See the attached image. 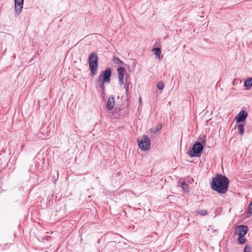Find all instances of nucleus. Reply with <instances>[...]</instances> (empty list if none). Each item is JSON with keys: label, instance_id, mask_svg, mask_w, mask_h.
I'll use <instances>...</instances> for the list:
<instances>
[{"label": "nucleus", "instance_id": "b1692460", "mask_svg": "<svg viewBox=\"0 0 252 252\" xmlns=\"http://www.w3.org/2000/svg\"><path fill=\"white\" fill-rule=\"evenodd\" d=\"M126 84H129V85L130 84V82L128 81V78L126 76Z\"/></svg>", "mask_w": 252, "mask_h": 252}, {"label": "nucleus", "instance_id": "1a4fd4ad", "mask_svg": "<svg viewBox=\"0 0 252 252\" xmlns=\"http://www.w3.org/2000/svg\"><path fill=\"white\" fill-rule=\"evenodd\" d=\"M115 97L113 95H110L108 98L107 104L106 108L107 110L111 111L113 109L115 105Z\"/></svg>", "mask_w": 252, "mask_h": 252}, {"label": "nucleus", "instance_id": "6e6552de", "mask_svg": "<svg viewBox=\"0 0 252 252\" xmlns=\"http://www.w3.org/2000/svg\"><path fill=\"white\" fill-rule=\"evenodd\" d=\"M118 73L119 82L120 85H124V75L125 68L124 67L120 66L117 69Z\"/></svg>", "mask_w": 252, "mask_h": 252}, {"label": "nucleus", "instance_id": "6ab92c4d", "mask_svg": "<svg viewBox=\"0 0 252 252\" xmlns=\"http://www.w3.org/2000/svg\"><path fill=\"white\" fill-rule=\"evenodd\" d=\"M157 86L159 90H162L164 88V84L161 81H159L157 83Z\"/></svg>", "mask_w": 252, "mask_h": 252}, {"label": "nucleus", "instance_id": "4be33fe9", "mask_svg": "<svg viewBox=\"0 0 252 252\" xmlns=\"http://www.w3.org/2000/svg\"><path fill=\"white\" fill-rule=\"evenodd\" d=\"M203 138L200 137L198 138V139L201 140V142L200 143L203 145L204 146L206 144V136L205 135H203Z\"/></svg>", "mask_w": 252, "mask_h": 252}, {"label": "nucleus", "instance_id": "4468645a", "mask_svg": "<svg viewBox=\"0 0 252 252\" xmlns=\"http://www.w3.org/2000/svg\"><path fill=\"white\" fill-rule=\"evenodd\" d=\"M244 86L247 88H250L252 86V78H248L244 83Z\"/></svg>", "mask_w": 252, "mask_h": 252}, {"label": "nucleus", "instance_id": "f03ea898", "mask_svg": "<svg viewBox=\"0 0 252 252\" xmlns=\"http://www.w3.org/2000/svg\"><path fill=\"white\" fill-rule=\"evenodd\" d=\"M112 70L110 67H107L105 70L102 71L98 76L96 89L99 88L102 93L105 92L104 84L109 83L111 80Z\"/></svg>", "mask_w": 252, "mask_h": 252}, {"label": "nucleus", "instance_id": "ddd939ff", "mask_svg": "<svg viewBox=\"0 0 252 252\" xmlns=\"http://www.w3.org/2000/svg\"><path fill=\"white\" fill-rule=\"evenodd\" d=\"M188 185L187 184L186 182L185 181H183L180 183V187L182 188L184 192H188L189 191V188Z\"/></svg>", "mask_w": 252, "mask_h": 252}, {"label": "nucleus", "instance_id": "412c9836", "mask_svg": "<svg viewBox=\"0 0 252 252\" xmlns=\"http://www.w3.org/2000/svg\"><path fill=\"white\" fill-rule=\"evenodd\" d=\"M252 247L250 245H246L244 249V252H251Z\"/></svg>", "mask_w": 252, "mask_h": 252}, {"label": "nucleus", "instance_id": "f8f14e48", "mask_svg": "<svg viewBox=\"0 0 252 252\" xmlns=\"http://www.w3.org/2000/svg\"><path fill=\"white\" fill-rule=\"evenodd\" d=\"M153 52L154 53L155 55H156V57L160 59L161 57V51L159 48L156 47L154 48L152 50Z\"/></svg>", "mask_w": 252, "mask_h": 252}, {"label": "nucleus", "instance_id": "9d476101", "mask_svg": "<svg viewBox=\"0 0 252 252\" xmlns=\"http://www.w3.org/2000/svg\"><path fill=\"white\" fill-rule=\"evenodd\" d=\"M244 125L242 123L238 124L237 125H236L235 126V128H237L238 132L239 134H240L241 135H243L244 133Z\"/></svg>", "mask_w": 252, "mask_h": 252}, {"label": "nucleus", "instance_id": "a211bd4d", "mask_svg": "<svg viewBox=\"0 0 252 252\" xmlns=\"http://www.w3.org/2000/svg\"><path fill=\"white\" fill-rule=\"evenodd\" d=\"M113 62L114 63L118 64H122L123 63V62L119 58L117 57L114 58L113 59Z\"/></svg>", "mask_w": 252, "mask_h": 252}, {"label": "nucleus", "instance_id": "0eeeda50", "mask_svg": "<svg viewBox=\"0 0 252 252\" xmlns=\"http://www.w3.org/2000/svg\"><path fill=\"white\" fill-rule=\"evenodd\" d=\"M248 232V227L244 225H240L236 227L235 234L239 236H245Z\"/></svg>", "mask_w": 252, "mask_h": 252}, {"label": "nucleus", "instance_id": "dca6fc26", "mask_svg": "<svg viewBox=\"0 0 252 252\" xmlns=\"http://www.w3.org/2000/svg\"><path fill=\"white\" fill-rule=\"evenodd\" d=\"M197 214L204 216L208 214V211L205 209L199 210L197 211Z\"/></svg>", "mask_w": 252, "mask_h": 252}, {"label": "nucleus", "instance_id": "f257e3e1", "mask_svg": "<svg viewBox=\"0 0 252 252\" xmlns=\"http://www.w3.org/2000/svg\"><path fill=\"white\" fill-rule=\"evenodd\" d=\"M229 184V180L227 177L222 174H217L212 178L211 187L218 193L224 194L228 190Z\"/></svg>", "mask_w": 252, "mask_h": 252}, {"label": "nucleus", "instance_id": "5701e85b", "mask_svg": "<svg viewBox=\"0 0 252 252\" xmlns=\"http://www.w3.org/2000/svg\"><path fill=\"white\" fill-rule=\"evenodd\" d=\"M248 213L252 214V200L249 205Z\"/></svg>", "mask_w": 252, "mask_h": 252}, {"label": "nucleus", "instance_id": "f3484780", "mask_svg": "<svg viewBox=\"0 0 252 252\" xmlns=\"http://www.w3.org/2000/svg\"><path fill=\"white\" fill-rule=\"evenodd\" d=\"M246 239L244 238V236H239L238 238V242L240 244H243L246 241Z\"/></svg>", "mask_w": 252, "mask_h": 252}, {"label": "nucleus", "instance_id": "9b49d317", "mask_svg": "<svg viewBox=\"0 0 252 252\" xmlns=\"http://www.w3.org/2000/svg\"><path fill=\"white\" fill-rule=\"evenodd\" d=\"M24 3L21 2H14L15 10L17 13L19 14L21 12Z\"/></svg>", "mask_w": 252, "mask_h": 252}, {"label": "nucleus", "instance_id": "423d86ee", "mask_svg": "<svg viewBox=\"0 0 252 252\" xmlns=\"http://www.w3.org/2000/svg\"><path fill=\"white\" fill-rule=\"evenodd\" d=\"M248 117V112L246 111H241L236 116L235 120L237 124L246 122Z\"/></svg>", "mask_w": 252, "mask_h": 252}, {"label": "nucleus", "instance_id": "7ed1b4c3", "mask_svg": "<svg viewBox=\"0 0 252 252\" xmlns=\"http://www.w3.org/2000/svg\"><path fill=\"white\" fill-rule=\"evenodd\" d=\"M204 149V145L200 142L196 141L193 144L191 149L189 150L188 154L190 158H199L201 156Z\"/></svg>", "mask_w": 252, "mask_h": 252}, {"label": "nucleus", "instance_id": "39448f33", "mask_svg": "<svg viewBox=\"0 0 252 252\" xmlns=\"http://www.w3.org/2000/svg\"><path fill=\"white\" fill-rule=\"evenodd\" d=\"M137 143L139 148L143 151H147L150 147V140L148 136L144 135L141 139H137Z\"/></svg>", "mask_w": 252, "mask_h": 252}, {"label": "nucleus", "instance_id": "2eb2a0df", "mask_svg": "<svg viewBox=\"0 0 252 252\" xmlns=\"http://www.w3.org/2000/svg\"><path fill=\"white\" fill-rule=\"evenodd\" d=\"M162 128V125H158L155 127L151 129V132L155 133L158 131Z\"/></svg>", "mask_w": 252, "mask_h": 252}, {"label": "nucleus", "instance_id": "20e7f679", "mask_svg": "<svg viewBox=\"0 0 252 252\" xmlns=\"http://www.w3.org/2000/svg\"><path fill=\"white\" fill-rule=\"evenodd\" d=\"M89 68L91 70L93 75L96 74L98 67V57L96 53L93 52L91 53L88 59Z\"/></svg>", "mask_w": 252, "mask_h": 252}, {"label": "nucleus", "instance_id": "393cba45", "mask_svg": "<svg viewBox=\"0 0 252 252\" xmlns=\"http://www.w3.org/2000/svg\"><path fill=\"white\" fill-rule=\"evenodd\" d=\"M21 2L24 3V0H14V2Z\"/></svg>", "mask_w": 252, "mask_h": 252}, {"label": "nucleus", "instance_id": "aec40b11", "mask_svg": "<svg viewBox=\"0 0 252 252\" xmlns=\"http://www.w3.org/2000/svg\"><path fill=\"white\" fill-rule=\"evenodd\" d=\"M128 87H129V84H126L124 86V88L126 90V99H129V97H130V94H129V92L128 91Z\"/></svg>", "mask_w": 252, "mask_h": 252}]
</instances>
